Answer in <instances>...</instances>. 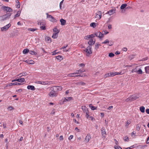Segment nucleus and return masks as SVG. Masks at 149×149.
Masks as SVG:
<instances>
[{"label": "nucleus", "mask_w": 149, "mask_h": 149, "mask_svg": "<svg viewBox=\"0 0 149 149\" xmlns=\"http://www.w3.org/2000/svg\"><path fill=\"white\" fill-rule=\"evenodd\" d=\"M28 30L29 31H36L37 30V29L29 28H28Z\"/></svg>", "instance_id": "obj_39"}, {"label": "nucleus", "mask_w": 149, "mask_h": 149, "mask_svg": "<svg viewBox=\"0 0 149 149\" xmlns=\"http://www.w3.org/2000/svg\"><path fill=\"white\" fill-rule=\"evenodd\" d=\"M130 123V121H127L125 125V127H128V126Z\"/></svg>", "instance_id": "obj_46"}, {"label": "nucleus", "mask_w": 149, "mask_h": 149, "mask_svg": "<svg viewBox=\"0 0 149 149\" xmlns=\"http://www.w3.org/2000/svg\"><path fill=\"white\" fill-rule=\"evenodd\" d=\"M3 9L4 11H6L7 14L3 16L2 17L3 18V20L6 19L7 18H9L10 16L11 13L13 11L12 9L8 6H2Z\"/></svg>", "instance_id": "obj_1"}, {"label": "nucleus", "mask_w": 149, "mask_h": 149, "mask_svg": "<svg viewBox=\"0 0 149 149\" xmlns=\"http://www.w3.org/2000/svg\"><path fill=\"white\" fill-rule=\"evenodd\" d=\"M57 88H58V86H54L51 88V90H53L56 93L57 92Z\"/></svg>", "instance_id": "obj_19"}, {"label": "nucleus", "mask_w": 149, "mask_h": 149, "mask_svg": "<svg viewBox=\"0 0 149 149\" xmlns=\"http://www.w3.org/2000/svg\"><path fill=\"white\" fill-rule=\"evenodd\" d=\"M127 4H123L121 5L120 8L121 9H124L125 8L126 6H127Z\"/></svg>", "instance_id": "obj_28"}, {"label": "nucleus", "mask_w": 149, "mask_h": 149, "mask_svg": "<svg viewBox=\"0 0 149 149\" xmlns=\"http://www.w3.org/2000/svg\"><path fill=\"white\" fill-rule=\"evenodd\" d=\"M26 74H27L26 72H23L22 73H20V74H19L18 75V76L20 75L19 77H20L23 76H25V75H26Z\"/></svg>", "instance_id": "obj_26"}, {"label": "nucleus", "mask_w": 149, "mask_h": 149, "mask_svg": "<svg viewBox=\"0 0 149 149\" xmlns=\"http://www.w3.org/2000/svg\"><path fill=\"white\" fill-rule=\"evenodd\" d=\"M115 149H122V148L118 146H115Z\"/></svg>", "instance_id": "obj_48"}, {"label": "nucleus", "mask_w": 149, "mask_h": 149, "mask_svg": "<svg viewBox=\"0 0 149 149\" xmlns=\"http://www.w3.org/2000/svg\"><path fill=\"white\" fill-rule=\"evenodd\" d=\"M95 41H93V39H90L89 42H88V44L89 45V46H91L94 45L95 43Z\"/></svg>", "instance_id": "obj_12"}, {"label": "nucleus", "mask_w": 149, "mask_h": 149, "mask_svg": "<svg viewBox=\"0 0 149 149\" xmlns=\"http://www.w3.org/2000/svg\"><path fill=\"white\" fill-rule=\"evenodd\" d=\"M74 74H75L74 73H70L69 74H68V77H77L78 76L77 75H74Z\"/></svg>", "instance_id": "obj_31"}, {"label": "nucleus", "mask_w": 149, "mask_h": 149, "mask_svg": "<svg viewBox=\"0 0 149 149\" xmlns=\"http://www.w3.org/2000/svg\"><path fill=\"white\" fill-rule=\"evenodd\" d=\"M60 22L61 25H64L65 24L66 21L63 19H61L60 20Z\"/></svg>", "instance_id": "obj_18"}, {"label": "nucleus", "mask_w": 149, "mask_h": 149, "mask_svg": "<svg viewBox=\"0 0 149 149\" xmlns=\"http://www.w3.org/2000/svg\"><path fill=\"white\" fill-rule=\"evenodd\" d=\"M86 113V117L87 118H88L89 116V113L88 111L85 112Z\"/></svg>", "instance_id": "obj_42"}, {"label": "nucleus", "mask_w": 149, "mask_h": 149, "mask_svg": "<svg viewBox=\"0 0 149 149\" xmlns=\"http://www.w3.org/2000/svg\"><path fill=\"white\" fill-rule=\"evenodd\" d=\"M141 127V126L140 125H139V124L137 125H136V130L139 131Z\"/></svg>", "instance_id": "obj_37"}, {"label": "nucleus", "mask_w": 149, "mask_h": 149, "mask_svg": "<svg viewBox=\"0 0 149 149\" xmlns=\"http://www.w3.org/2000/svg\"><path fill=\"white\" fill-rule=\"evenodd\" d=\"M63 136H60V140H63Z\"/></svg>", "instance_id": "obj_57"}, {"label": "nucleus", "mask_w": 149, "mask_h": 149, "mask_svg": "<svg viewBox=\"0 0 149 149\" xmlns=\"http://www.w3.org/2000/svg\"><path fill=\"white\" fill-rule=\"evenodd\" d=\"M25 81V79L24 78H19V82H23Z\"/></svg>", "instance_id": "obj_45"}, {"label": "nucleus", "mask_w": 149, "mask_h": 149, "mask_svg": "<svg viewBox=\"0 0 149 149\" xmlns=\"http://www.w3.org/2000/svg\"><path fill=\"white\" fill-rule=\"evenodd\" d=\"M146 72L147 73L149 72V66L146 67L145 68Z\"/></svg>", "instance_id": "obj_29"}, {"label": "nucleus", "mask_w": 149, "mask_h": 149, "mask_svg": "<svg viewBox=\"0 0 149 149\" xmlns=\"http://www.w3.org/2000/svg\"><path fill=\"white\" fill-rule=\"evenodd\" d=\"M90 26L93 28H95L96 26V23L95 22L91 23L90 24Z\"/></svg>", "instance_id": "obj_33"}, {"label": "nucleus", "mask_w": 149, "mask_h": 149, "mask_svg": "<svg viewBox=\"0 0 149 149\" xmlns=\"http://www.w3.org/2000/svg\"><path fill=\"white\" fill-rule=\"evenodd\" d=\"M45 40L47 41L48 42H51V38H50L47 37L45 38Z\"/></svg>", "instance_id": "obj_27"}, {"label": "nucleus", "mask_w": 149, "mask_h": 149, "mask_svg": "<svg viewBox=\"0 0 149 149\" xmlns=\"http://www.w3.org/2000/svg\"><path fill=\"white\" fill-rule=\"evenodd\" d=\"M89 36H90V38H93V37H95V34H92L91 35H89Z\"/></svg>", "instance_id": "obj_53"}, {"label": "nucleus", "mask_w": 149, "mask_h": 149, "mask_svg": "<svg viewBox=\"0 0 149 149\" xmlns=\"http://www.w3.org/2000/svg\"><path fill=\"white\" fill-rule=\"evenodd\" d=\"M16 2L17 3V4L16 5L17 7V8H19L20 7V5L19 4V2L18 0H16Z\"/></svg>", "instance_id": "obj_43"}, {"label": "nucleus", "mask_w": 149, "mask_h": 149, "mask_svg": "<svg viewBox=\"0 0 149 149\" xmlns=\"http://www.w3.org/2000/svg\"><path fill=\"white\" fill-rule=\"evenodd\" d=\"M120 74V73L118 72H113L108 73L107 75L108 76L113 77L116 75H119Z\"/></svg>", "instance_id": "obj_6"}, {"label": "nucleus", "mask_w": 149, "mask_h": 149, "mask_svg": "<svg viewBox=\"0 0 149 149\" xmlns=\"http://www.w3.org/2000/svg\"><path fill=\"white\" fill-rule=\"evenodd\" d=\"M114 141H115V143L116 144V145H117L118 144V141L116 140V139H114Z\"/></svg>", "instance_id": "obj_60"}, {"label": "nucleus", "mask_w": 149, "mask_h": 149, "mask_svg": "<svg viewBox=\"0 0 149 149\" xmlns=\"http://www.w3.org/2000/svg\"><path fill=\"white\" fill-rule=\"evenodd\" d=\"M146 112L148 114H149V109H147L146 110Z\"/></svg>", "instance_id": "obj_59"}, {"label": "nucleus", "mask_w": 149, "mask_h": 149, "mask_svg": "<svg viewBox=\"0 0 149 149\" xmlns=\"http://www.w3.org/2000/svg\"><path fill=\"white\" fill-rule=\"evenodd\" d=\"M84 71L81 70L80 69L79 70H77L75 72H74L75 74H80L82 73V72H84Z\"/></svg>", "instance_id": "obj_21"}, {"label": "nucleus", "mask_w": 149, "mask_h": 149, "mask_svg": "<svg viewBox=\"0 0 149 149\" xmlns=\"http://www.w3.org/2000/svg\"><path fill=\"white\" fill-rule=\"evenodd\" d=\"M56 59L58 60H61L62 59V56L60 55H58L57 56H56Z\"/></svg>", "instance_id": "obj_40"}, {"label": "nucleus", "mask_w": 149, "mask_h": 149, "mask_svg": "<svg viewBox=\"0 0 149 149\" xmlns=\"http://www.w3.org/2000/svg\"><path fill=\"white\" fill-rule=\"evenodd\" d=\"M58 36V33H54L53 36H52V38H56Z\"/></svg>", "instance_id": "obj_25"}, {"label": "nucleus", "mask_w": 149, "mask_h": 149, "mask_svg": "<svg viewBox=\"0 0 149 149\" xmlns=\"http://www.w3.org/2000/svg\"><path fill=\"white\" fill-rule=\"evenodd\" d=\"M57 51V50H56L54 51L53 52H52V55H56L57 52H56V51Z\"/></svg>", "instance_id": "obj_55"}, {"label": "nucleus", "mask_w": 149, "mask_h": 149, "mask_svg": "<svg viewBox=\"0 0 149 149\" xmlns=\"http://www.w3.org/2000/svg\"><path fill=\"white\" fill-rule=\"evenodd\" d=\"M100 45H101L99 44L98 42L96 43L95 45V49L96 50H97V49L99 48V46H100Z\"/></svg>", "instance_id": "obj_22"}, {"label": "nucleus", "mask_w": 149, "mask_h": 149, "mask_svg": "<svg viewBox=\"0 0 149 149\" xmlns=\"http://www.w3.org/2000/svg\"><path fill=\"white\" fill-rule=\"evenodd\" d=\"M28 89H31L32 90H34L35 89V87L33 86L28 85L27 87Z\"/></svg>", "instance_id": "obj_17"}, {"label": "nucleus", "mask_w": 149, "mask_h": 149, "mask_svg": "<svg viewBox=\"0 0 149 149\" xmlns=\"http://www.w3.org/2000/svg\"><path fill=\"white\" fill-rule=\"evenodd\" d=\"M36 83L38 84H39L42 85H46L48 84L49 82L48 81H36Z\"/></svg>", "instance_id": "obj_10"}, {"label": "nucleus", "mask_w": 149, "mask_h": 149, "mask_svg": "<svg viewBox=\"0 0 149 149\" xmlns=\"http://www.w3.org/2000/svg\"><path fill=\"white\" fill-rule=\"evenodd\" d=\"M114 56V54L112 53H110L109 54V56L110 57H112Z\"/></svg>", "instance_id": "obj_44"}, {"label": "nucleus", "mask_w": 149, "mask_h": 149, "mask_svg": "<svg viewBox=\"0 0 149 149\" xmlns=\"http://www.w3.org/2000/svg\"><path fill=\"white\" fill-rule=\"evenodd\" d=\"M95 36L98 37L100 38H101L103 37L104 34L101 33L100 32H98L95 33Z\"/></svg>", "instance_id": "obj_8"}, {"label": "nucleus", "mask_w": 149, "mask_h": 149, "mask_svg": "<svg viewBox=\"0 0 149 149\" xmlns=\"http://www.w3.org/2000/svg\"><path fill=\"white\" fill-rule=\"evenodd\" d=\"M147 143H149V136L148 137V138L147 139V141H146Z\"/></svg>", "instance_id": "obj_64"}, {"label": "nucleus", "mask_w": 149, "mask_h": 149, "mask_svg": "<svg viewBox=\"0 0 149 149\" xmlns=\"http://www.w3.org/2000/svg\"><path fill=\"white\" fill-rule=\"evenodd\" d=\"M43 24L42 22L40 23V25H41L40 28L41 29L45 30L46 29L45 26L44 25H43Z\"/></svg>", "instance_id": "obj_24"}, {"label": "nucleus", "mask_w": 149, "mask_h": 149, "mask_svg": "<svg viewBox=\"0 0 149 149\" xmlns=\"http://www.w3.org/2000/svg\"><path fill=\"white\" fill-rule=\"evenodd\" d=\"M138 98V97H137L135 94L133 95L126 99L125 101L127 102H128L129 101L131 102L132 101L135 100L136 99Z\"/></svg>", "instance_id": "obj_2"}, {"label": "nucleus", "mask_w": 149, "mask_h": 149, "mask_svg": "<svg viewBox=\"0 0 149 149\" xmlns=\"http://www.w3.org/2000/svg\"><path fill=\"white\" fill-rule=\"evenodd\" d=\"M140 111L142 113H144L145 112V108L143 106H141L140 107Z\"/></svg>", "instance_id": "obj_20"}, {"label": "nucleus", "mask_w": 149, "mask_h": 149, "mask_svg": "<svg viewBox=\"0 0 149 149\" xmlns=\"http://www.w3.org/2000/svg\"><path fill=\"white\" fill-rule=\"evenodd\" d=\"M53 31L54 32H55V33H58L59 32V31L56 28H55L53 29Z\"/></svg>", "instance_id": "obj_36"}, {"label": "nucleus", "mask_w": 149, "mask_h": 149, "mask_svg": "<svg viewBox=\"0 0 149 149\" xmlns=\"http://www.w3.org/2000/svg\"><path fill=\"white\" fill-rule=\"evenodd\" d=\"M20 13H19V12L18 11L17 12V13L16 15H15V17H17L19 16L20 15Z\"/></svg>", "instance_id": "obj_50"}, {"label": "nucleus", "mask_w": 149, "mask_h": 149, "mask_svg": "<svg viewBox=\"0 0 149 149\" xmlns=\"http://www.w3.org/2000/svg\"><path fill=\"white\" fill-rule=\"evenodd\" d=\"M11 24L9 23L7 25H6L3 27L1 28V31H7L8 28L10 26Z\"/></svg>", "instance_id": "obj_4"}, {"label": "nucleus", "mask_w": 149, "mask_h": 149, "mask_svg": "<svg viewBox=\"0 0 149 149\" xmlns=\"http://www.w3.org/2000/svg\"><path fill=\"white\" fill-rule=\"evenodd\" d=\"M72 97H68L65 98V100L67 101H70L72 100Z\"/></svg>", "instance_id": "obj_38"}, {"label": "nucleus", "mask_w": 149, "mask_h": 149, "mask_svg": "<svg viewBox=\"0 0 149 149\" xmlns=\"http://www.w3.org/2000/svg\"><path fill=\"white\" fill-rule=\"evenodd\" d=\"M49 95L51 97H56L57 95V94L50 92L49 93Z\"/></svg>", "instance_id": "obj_13"}, {"label": "nucleus", "mask_w": 149, "mask_h": 149, "mask_svg": "<svg viewBox=\"0 0 149 149\" xmlns=\"http://www.w3.org/2000/svg\"><path fill=\"white\" fill-rule=\"evenodd\" d=\"M128 139H129L128 137V136H125V139H124V140L125 141H127L128 140Z\"/></svg>", "instance_id": "obj_52"}, {"label": "nucleus", "mask_w": 149, "mask_h": 149, "mask_svg": "<svg viewBox=\"0 0 149 149\" xmlns=\"http://www.w3.org/2000/svg\"><path fill=\"white\" fill-rule=\"evenodd\" d=\"M123 51L126 52V51H127V48H126L124 47V48H123Z\"/></svg>", "instance_id": "obj_63"}, {"label": "nucleus", "mask_w": 149, "mask_h": 149, "mask_svg": "<svg viewBox=\"0 0 149 149\" xmlns=\"http://www.w3.org/2000/svg\"><path fill=\"white\" fill-rule=\"evenodd\" d=\"M86 52L88 54H90L92 53V47L91 46H88L86 50Z\"/></svg>", "instance_id": "obj_3"}, {"label": "nucleus", "mask_w": 149, "mask_h": 149, "mask_svg": "<svg viewBox=\"0 0 149 149\" xmlns=\"http://www.w3.org/2000/svg\"><path fill=\"white\" fill-rule=\"evenodd\" d=\"M89 107L92 110H94L96 109L97 107H95L93 106L92 104H90L89 105Z\"/></svg>", "instance_id": "obj_23"}, {"label": "nucleus", "mask_w": 149, "mask_h": 149, "mask_svg": "<svg viewBox=\"0 0 149 149\" xmlns=\"http://www.w3.org/2000/svg\"><path fill=\"white\" fill-rule=\"evenodd\" d=\"M77 84H78L79 85L84 86L86 84L85 83H84V82H83L82 81H81V82L78 83Z\"/></svg>", "instance_id": "obj_34"}, {"label": "nucleus", "mask_w": 149, "mask_h": 149, "mask_svg": "<svg viewBox=\"0 0 149 149\" xmlns=\"http://www.w3.org/2000/svg\"><path fill=\"white\" fill-rule=\"evenodd\" d=\"M21 84V83H19L17 82H15V83H12L9 84L8 86H11L13 85H20Z\"/></svg>", "instance_id": "obj_16"}, {"label": "nucleus", "mask_w": 149, "mask_h": 149, "mask_svg": "<svg viewBox=\"0 0 149 149\" xmlns=\"http://www.w3.org/2000/svg\"><path fill=\"white\" fill-rule=\"evenodd\" d=\"M115 10H111L107 12L106 14H108L110 15H111L115 12Z\"/></svg>", "instance_id": "obj_14"}, {"label": "nucleus", "mask_w": 149, "mask_h": 149, "mask_svg": "<svg viewBox=\"0 0 149 149\" xmlns=\"http://www.w3.org/2000/svg\"><path fill=\"white\" fill-rule=\"evenodd\" d=\"M109 41L107 39L104 42H103L102 43L106 44L107 43H109Z\"/></svg>", "instance_id": "obj_51"}, {"label": "nucleus", "mask_w": 149, "mask_h": 149, "mask_svg": "<svg viewBox=\"0 0 149 149\" xmlns=\"http://www.w3.org/2000/svg\"><path fill=\"white\" fill-rule=\"evenodd\" d=\"M81 109H82L84 113H85L86 112L88 111V108L84 106H83L81 107Z\"/></svg>", "instance_id": "obj_15"}, {"label": "nucleus", "mask_w": 149, "mask_h": 149, "mask_svg": "<svg viewBox=\"0 0 149 149\" xmlns=\"http://www.w3.org/2000/svg\"><path fill=\"white\" fill-rule=\"evenodd\" d=\"M29 52V50L27 49H24L23 51V53L24 54H26L28 52Z\"/></svg>", "instance_id": "obj_30"}, {"label": "nucleus", "mask_w": 149, "mask_h": 149, "mask_svg": "<svg viewBox=\"0 0 149 149\" xmlns=\"http://www.w3.org/2000/svg\"><path fill=\"white\" fill-rule=\"evenodd\" d=\"M137 73L139 74H142L143 72L141 69H139L138 70H137Z\"/></svg>", "instance_id": "obj_35"}, {"label": "nucleus", "mask_w": 149, "mask_h": 149, "mask_svg": "<svg viewBox=\"0 0 149 149\" xmlns=\"http://www.w3.org/2000/svg\"><path fill=\"white\" fill-rule=\"evenodd\" d=\"M113 108V106H111L109 107L107 109L109 110H110V109L111 108Z\"/></svg>", "instance_id": "obj_61"}, {"label": "nucleus", "mask_w": 149, "mask_h": 149, "mask_svg": "<svg viewBox=\"0 0 149 149\" xmlns=\"http://www.w3.org/2000/svg\"><path fill=\"white\" fill-rule=\"evenodd\" d=\"M90 36L89 35H87V36H85L84 38L85 39H86V40H88V39L89 38H90Z\"/></svg>", "instance_id": "obj_49"}, {"label": "nucleus", "mask_w": 149, "mask_h": 149, "mask_svg": "<svg viewBox=\"0 0 149 149\" xmlns=\"http://www.w3.org/2000/svg\"><path fill=\"white\" fill-rule=\"evenodd\" d=\"M29 53L30 54L32 55H36L37 54V53L36 52L32 51H29Z\"/></svg>", "instance_id": "obj_32"}, {"label": "nucleus", "mask_w": 149, "mask_h": 149, "mask_svg": "<svg viewBox=\"0 0 149 149\" xmlns=\"http://www.w3.org/2000/svg\"><path fill=\"white\" fill-rule=\"evenodd\" d=\"M62 88L61 86H58V88H57V92L61 91L62 89Z\"/></svg>", "instance_id": "obj_41"}, {"label": "nucleus", "mask_w": 149, "mask_h": 149, "mask_svg": "<svg viewBox=\"0 0 149 149\" xmlns=\"http://www.w3.org/2000/svg\"><path fill=\"white\" fill-rule=\"evenodd\" d=\"M101 134L103 136H105L106 135V132L104 127H103L101 129Z\"/></svg>", "instance_id": "obj_11"}, {"label": "nucleus", "mask_w": 149, "mask_h": 149, "mask_svg": "<svg viewBox=\"0 0 149 149\" xmlns=\"http://www.w3.org/2000/svg\"><path fill=\"white\" fill-rule=\"evenodd\" d=\"M108 29H111V24H109L108 26Z\"/></svg>", "instance_id": "obj_62"}, {"label": "nucleus", "mask_w": 149, "mask_h": 149, "mask_svg": "<svg viewBox=\"0 0 149 149\" xmlns=\"http://www.w3.org/2000/svg\"><path fill=\"white\" fill-rule=\"evenodd\" d=\"M34 63V62L32 60H29V64H33Z\"/></svg>", "instance_id": "obj_47"}, {"label": "nucleus", "mask_w": 149, "mask_h": 149, "mask_svg": "<svg viewBox=\"0 0 149 149\" xmlns=\"http://www.w3.org/2000/svg\"><path fill=\"white\" fill-rule=\"evenodd\" d=\"M73 137V135H70L68 138V139L69 140H70L72 139Z\"/></svg>", "instance_id": "obj_56"}, {"label": "nucleus", "mask_w": 149, "mask_h": 149, "mask_svg": "<svg viewBox=\"0 0 149 149\" xmlns=\"http://www.w3.org/2000/svg\"><path fill=\"white\" fill-rule=\"evenodd\" d=\"M91 136L90 134H87V136L86 137L85 141L86 143H88L91 139Z\"/></svg>", "instance_id": "obj_9"}, {"label": "nucleus", "mask_w": 149, "mask_h": 149, "mask_svg": "<svg viewBox=\"0 0 149 149\" xmlns=\"http://www.w3.org/2000/svg\"><path fill=\"white\" fill-rule=\"evenodd\" d=\"M47 15V17L49 18V20L53 22H56V19L52 16L49 15L48 13H46Z\"/></svg>", "instance_id": "obj_5"}, {"label": "nucleus", "mask_w": 149, "mask_h": 149, "mask_svg": "<svg viewBox=\"0 0 149 149\" xmlns=\"http://www.w3.org/2000/svg\"><path fill=\"white\" fill-rule=\"evenodd\" d=\"M68 46V45H67L66 46H63L61 49H64L65 48H66V47H67Z\"/></svg>", "instance_id": "obj_58"}, {"label": "nucleus", "mask_w": 149, "mask_h": 149, "mask_svg": "<svg viewBox=\"0 0 149 149\" xmlns=\"http://www.w3.org/2000/svg\"><path fill=\"white\" fill-rule=\"evenodd\" d=\"M96 15L95 16V18L100 19L101 17L102 13L101 11H99L96 13Z\"/></svg>", "instance_id": "obj_7"}, {"label": "nucleus", "mask_w": 149, "mask_h": 149, "mask_svg": "<svg viewBox=\"0 0 149 149\" xmlns=\"http://www.w3.org/2000/svg\"><path fill=\"white\" fill-rule=\"evenodd\" d=\"M131 71L132 73H133L134 72L137 73V70L136 68H135V69H133Z\"/></svg>", "instance_id": "obj_54"}]
</instances>
